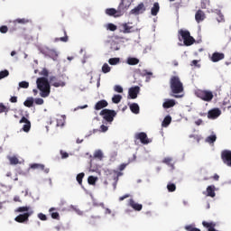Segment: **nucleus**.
Segmentation results:
<instances>
[{
    "label": "nucleus",
    "mask_w": 231,
    "mask_h": 231,
    "mask_svg": "<svg viewBox=\"0 0 231 231\" xmlns=\"http://www.w3.org/2000/svg\"><path fill=\"white\" fill-rule=\"evenodd\" d=\"M34 104H36V106H42V104H44V99L37 97L34 99Z\"/></svg>",
    "instance_id": "obj_51"
},
{
    "label": "nucleus",
    "mask_w": 231,
    "mask_h": 231,
    "mask_svg": "<svg viewBox=\"0 0 231 231\" xmlns=\"http://www.w3.org/2000/svg\"><path fill=\"white\" fill-rule=\"evenodd\" d=\"M15 212H33V210H31L30 207L24 206V207H19L16 208Z\"/></svg>",
    "instance_id": "obj_36"
},
{
    "label": "nucleus",
    "mask_w": 231,
    "mask_h": 231,
    "mask_svg": "<svg viewBox=\"0 0 231 231\" xmlns=\"http://www.w3.org/2000/svg\"><path fill=\"white\" fill-rule=\"evenodd\" d=\"M19 87L23 88V89H28V88H30V83L28 81H22L19 83Z\"/></svg>",
    "instance_id": "obj_46"
},
{
    "label": "nucleus",
    "mask_w": 231,
    "mask_h": 231,
    "mask_svg": "<svg viewBox=\"0 0 231 231\" xmlns=\"http://www.w3.org/2000/svg\"><path fill=\"white\" fill-rule=\"evenodd\" d=\"M20 124H25L23 126V131H24V133H29L30 129H32V123L24 116L21 118Z\"/></svg>",
    "instance_id": "obj_13"
},
{
    "label": "nucleus",
    "mask_w": 231,
    "mask_h": 231,
    "mask_svg": "<svg viewBox=\"0 0 231 231\" xmlns=\"http://www.w3.org/2000/svg\"><path fill=\"white\" fill-rule=\"evenodd\" d=\"M191 66H198V60H193L191 61Z\"/></svg>",
    "instance_id": "obj_64"
},
{
    "label": "nucleus",
    "mask_w": 231,
    "mask_h": 231,
    "mask_svg": "<svg viewBox=\"0 0 231 231\" xmlns=\"http://www.w3.org/2000/svg\"><path fill=\"white\" fill-rule=\"evenodd\" d=\"M60 154H61V158H68V156H69V154H68V152H60Z\"/></svg>",
    "instance_id": "obj_60"
},
{
    "label": "nucleus",
    "mask_w": 231,
    "mask_h": 231,
    "mask_svg": "<svg viewBox=\"0 0 231 231\" xmlns=\"http://www.w3.org/2000/svg\"><path fill=\"white\" fill-rule=\"evenodd\" d=\"M129 206L132 207V208H134V210H136L137 212H140V210L143 208V206L142 204L136 203L133 199H129Z\"/></svg>",
    "instance_id": "obj_20"
},
{
    "label": "nucleus",
    "mask_w": 231,
    "mask_h": 231,
    "mask_svg": "<svg viewBox=\"0 0 231 231\" xmlns=\"http://www.w3.org/2000/svg\"><path fill=\"white\" fill-rule=\"evenodd\" d=\"M84 176H86V174H84V172H81L77 175V181L79 185L82 184V180H84Z\"/></svg>",
    "instance_id": "obj_48"
},
{
    "label": "nucleus",
    "mask_w": 231,
    "mask_h": 231,
    "mask_svg": "<svg viewBox=\"0 0 231 231\" xmlns=\"http://www.w3.org/2000/svg\"><path fill=\"white\" fill-rule=\"evenodd\" d=\"M1 33H6L8 32V27L6 25H3L0 27Z\"/></svg>",
    "instance_id": "obj_54"
},
{
    "label": "nucleus",
    "mask_w": 231,
    "mask_h": 231,
    "mask_svg": "<svg viewBox=\"0 0 231 231\" xmlns=\"http://www.w3.org/2000/svg\"><path fill=\"white\" fill-rule=\"evenodd\" d=\"M41 75H42L43 77H48L49 72L47 69H42V70L41 71Z\"/></svg>",
    "instance_id": "obj_56"
},
{
    "label": "nucleus",
    "mask_w": 231,
    "mask_h": 231,
    "mask_svg": "<svg viewBox=\"0 0 231 231\" xmlns=\"http://www.w3.org/2000/svg\"><path fill=\"white\" fill-rule=\"evenodd\" d=\"M167 189L169 192H174L176 190V184L174 183H168Z\"/></svg>",
    "instance_id": "obj_45"
},
{
    "label": "nucleus",
    "mask_w": 231,
    "mask_h": 231,
    "mask_svg": "<svg viewBox=\"0 0 231 231\" xmlns=\"http://www.w3.org/2000/svg\"><path fill=\"white\" fill-rule=\"evenodd\" d=\"M10 165H18V163H21V162H19V158H17V156L14 155L8 158Z\"/></svg>",
    "instance_id": "obj_33"
},
{
    "label": "nucleus",
    "mask_w": 231,
    "mask_h": 231,
    "mask_svg": "<svg viewBox=\"0 0 231 231\" xmlns=\"http://www.w3.org/2000/svg\"><path fill=\"white\" fill-rule=\"evenodd\" d=\"M195 95L198 97V98H200V100H203L204 102H212L214 98V93H212L210 90L198 89L195 92Z\"/></svg>",
    "instance_id": "obj_4"
},
{
    "label": "nucleus",
    "mask_w": 231,
    "mask_h": 231,
    "mask_svg": "<svg viewBox=\"0 0 231 231\" xmlns=\"http://www.w3.org/2000/svg\"><path fill=\"white\" fill-rule=\"evenodd\" d=\"M49 212H50L51 217L52 219H57V220L60 219V215L59 214V212H57V208H51L49 209Z\"/></svg>",
    "instance_id": "obj_23"
},
{
    "label": "nucleus",
    "mask_w": 231,
    "mask_h": 231,
    "mask_svg": "<svg viewBox=\"0 0 231 231\" xmlns=\"http://www.w3.org/2000/svg\"><path fill=\"white\" fill-rule=\"evenodd\" d=\"M123 33H131V30H133V26H128L127 23H123Z\"/></svg>",
    "instance_id": "obj_40"
},
{
    "label": "nucleus",
    "mask_w": 231,
    "mask_h": 231,
    "mask_svg": "<svg viewBox=\"0 0 231 231\" xmlns=\"http://www.w3.org/2000/svg\"><path fill=\"white\" fill-rule=\"evenodd\" d=\"M162 163H165L166 165H169V167H171V169H174V163H172V158L171 157L164 158Z\"/></svg>",
    "instance_id": "obj_35"
},
{
    "label": "nucleus",
    "mask_w": 231,
    "mask_h": 231,
    "mask_svg": "<svg viewBox=\"0 0 231 231\" xmlns=\"http://www.w3.org/2000/svg\"><path fill=\"white\" fill-rule=\"evenodd\" d=\"M62 32L64 36L60 38H55V42H59V41H60L61 42H68L69 38H68V32H66V29H62Z\"/></svg>",
    "instance_id": "obj_29"
},
{
    "label": "nucleus",
    "mask_w": 231,
    "mask_h": 231,
    "mask_svg": "<svg viewBox=\"0 0 231 231\" xmlns=\"http://www.w3.org/2000/svg\"><path fill=\"white\" fill-rule=\"evenodd\" d=\"M107 106H109V103H107L106 99H103L96 103L94 109L100 111V109H104V107H107Z\"/></svg>",
    "instance_id": "obj_18"
},
{
    "label": "nucleus",
    "mask_w": 231,
    "mask_h": 231,
    "mask_svg": "<svg viewBox=\"0 0 231 231\" xmlns=\"http://www.w3.org/2000/svg\"><path fill=\"white\" fill-rule=\"evenodd\" d=\"M94 158L102 161L104 159V153L102 152V151L97 150L94 152Z\"/></svg>",
    "instance_id": "obj_38"
},
{
    "label": "nucleus",
    "mask_w": 231,
    "mask_h": 231,
    "mask_svg": "<svg viewBox=\"0 0 231 231\" xmlns=\"http://www.w3.org/2000/svg\"><path fill=\"white\" fill-rule=\"evenodd\" d=\"M206 17L207 16L205 15V12H203L201 10H198L195 14V20L197 23H203V21H205Z\"/></svg>",
    "instance_id": "obj_19"
},
{
    "label": "nucleus",
    "mask_w": 231,
    "mask_h": 231,
    "mask_svg": "<svg viewBox=\"0 0 231 231\" xmlns=\"http://www.w3.org/2000/svg\"><path fill=\"white\" fill-rule=\"evenodd\" d=\"M170 88L171 91L170 94L171 97H173L174 98H181V97H183V95H180V93H183L184 91L183 83L181 82V79H180V77L171 76L170 79Z\"/></svg>",
    "instance_id": "obj_1"
},
{
    "label": "nucleus",
    "mask_w": 231,
    "mask_h": 231,
    "mask_svg": "<svg viewBox=\"0 0 231 231\" xmlns=\"http://www.w3.org/2000/svg\"><path fill=\"white\" fill-rule=\"evenodd\" d=\"M50 82L54 88H64V86H66L64 81L58 79L55 76H51L50 78Z\"/></svg>",
    "instance_id": "obj_11"
},
{
    "label": "nucleus",
    "mask_w": 231,
    "mask_h": 231,
    "mask_svg": "<svg viewBox=\"0 0 231 231\" xmlns=\"http://www.w3.org/2000/svg\"><path fill=\"white\" fill-rule=\"evenodd\" d=\"M141 75H143V77H147V79H151V77H152V72L147 70V69H143L141 72Z\"/></svg>",
    "instance_id": "obj_43"
},
{
    "label": "nucleus",
    "mask_w": 231,
    "mask_h": 231,
    "mask_svg": "<svg viewBox=\"0 0 231 231\" xmlns=\"http://www.w3.org/2000/svg\"><path fill=\"white\" fill-rule=\"evenodd\" d=\"M218 116H221V110L219 108H213L208 112V118L210 120H216Z\"/></svg>",
    "instance_id": "obj_10"
},
{
    "label": "nucleus",
    "mask_w": 231,
    "mask_h": 231,
    "mask_svg": "<svg viewBox=\"0 0 231 231\" xmlns=\"http://www.w3.org/2000/svg\"><path fill=\"white\" fill-rule=\"evenodd\" d=\"M27 23H30V21L26 18H18L14 21V24H27Z\"/></svg>",
    "instance_id": "obj_37"
},
{
    "label": "nucleus",
    "mask_w": 231,
    "mask_h": 231,
    "mask_svg": "<svg viewBox=\"0 0 231 231\" xmlns=\"http://www.w3.org/2000/svg\"><path fill=\"white\" fill-rule=\"evenodd\" d=\"M105 14H106V15H109L110 17H122L118 9H115V8L106 9Z\"/></svg>",
    "instance_id": "obj_15"
},
{
    "label": "nucleus",
    "mask_w": 231,
    "mask_h": 231,
    "mask_svg": "<svg viewBox=\"0 0 231 231\" xmlns=\"http://www.w3.org/2000/svg\"><path fill=\"white\" fill-rule=\"evenodd\" d=\"M99 115L100 116H103L106 122H108V124H111V122L115 120V116H116V111L105 108L99 113Z\"/></svg>",
    "instance_id": "obj_5"
},
{
    "label": "nucleus",
    "mask_w": 231,
    "mask_h": 231,
    "mask_svg": "<svg viewBox=\"0 0 231 231\" xmlns=\"http://www.w3.org/2000/svg\"><path fill=\"white\" fill-rule=\"evenodd\" d=\"M139 93H140V87L138 86L132 87L128 90V97H130V98L134 100V98H138Z\"/></svg>",
    "instance_id": "obj_12"
},
{
    "label": "nucleus",
    "mask_w": 231,
    "mask_h": 231,
    "mask_svg": "<svg viewBox=\"0 0 231 231\" xmlns=\"http://www.w3.org/2000/svg\"><path fill=\"white\" fill-rule=\"evenodd\" d=\"M107 30H110V32H116V25H115V23H108L107 24Z\"/></svg>",
    "instance_id": "obj_52"
},
{
    "label": "nucleus",
    "mask_w": 231,
    "mask_h": 231,
    "mask_svg": "<svg viewBox=\"0 0 231 231\" xmlns=\"http://www.w3.org/2000/svg\"><path fill=\"white\" fill-rule=\"evenodd\" d=\"M125 167H127V164H125V163L121 164V165L118 167L119 172H122V171H125Z\"/></svg>",
    "instance_id": "obj_57"
},
{
    "label": "nucleus",
    "mask_w": 231,
    "mask_h": 231,
    "mask_svg": "<svg viewBox=\"0 0 231 231\" xmlns=\"http://www.w3.org/2000/svg\"><path fill=\"white\" fill-rule=\"evenodd\" d=\"M102 71L104 73H109V71H111V67H109V65L107 63H104V65L102 67Z\"/></svg>",
    "instance_id": "obj_49"
},
{
    "label": "nucleus",
    "mask_w": 231,
    "mask_h": 231,
    "mask_svg": "<svg viewBox=\"0 0 231 231\" xmlns=\"http://www.w3.org/2000/svg\"><path fill=\"white\" fill-rule=\"evenodd\" d=\"M109 128L107 126H106L105 125H102L100 126V132L101 133H106Z\"/></svg>",
    "instance_id": "obj_58"
},
{
    "label": "nucleus",
    "mask_w": 231,
    "mask_h": 231,
    "mask_svg": "<svg viewBox=\"0 0 231 231\" xmlns=\"http://www.w3.org/2000/svg\"><path fill=\"white\" fill-rule=\"evenodd\" d=\"M38 217L39 219H41V221H48V217H46V215H44L43 213H39Z\"/></svg>",
    "instance_id": "obj_53"
},
{
    "label": "nucleus",
    "mask_w": 231,
    "mask_h": 231,
    "mask_svg": "<svg viewBox=\"0 0 231 231\" xmlns=\"http://www.w3.org/2000/svg\"><path fill=\"white\" fill-rule=\"evenodd\" d=\"M216 140H217V135H216V134H214L213 132L211 135H208L205 139V142L206 143H209V145H214V143L216 142Z\"/></svg>",
    "instance_id": "obj_22"
},
{
    "label": "nucleus",
    "mask_w": 231,
    "mask_h": 231,
    "mask_svg": "<svg viewBox=\"0 0 231 231\" xmlns=\"http://www.w3.org/2000/svg\"><path fill=\"white\" fill-rule=\"evenodd\" d=\"M160 12V4L158 2H155L153 4V6L151 9V14L153 16L158 15V13Z\"/></svg>",
    "instance_id": "obj_25"
},
{
    "label": "nucleus",
    "mask_w": 231,
    "mask_h": 231,
    "mask_svg": "<svg viewBox=\"0 0 231 231\" xmlns=\"http://www.w3.org/2000/svg\"><path fill=\"white\" fill-rule=\"evenodd\" d=\"M10 102L12 104H17V97H15V96L11 97Z\"/></svg>",
    "instance_id": "obj_59"
},
{
    "label": "nucleus",
    "mask_w": 231,
    "mask_h": 231,
    "mask_svg": "<svg viewBox=\"0 0 231 231\" xmlns=\"http://www.w3.org/2000/svg\"><path fill=\"white\" fill-rule=\"evenodd\" d=\"M196 125H201V124H203V120L199 119L195 122Z\"/></svg>",
    "instance_id": "obj_63"
},
{
    "label": "nucleus",
    "mask_w": 231,
    "mask_h": 231,
    "mask_svg": "<svg viewBox=\"0 0 231 231\" xmlns=\"http://www.w3.org/2000/svg\"><path fill=\"white\" fill-rule=\"evenodd\" d=\"M9 111H10V106H5V104L0 103V114L5 113V115H8Z\"/></svg>",
    "instance_id": "obj_34"
},
{
    "label": "nucleus",
    "mask_w": 231,
    "mask_h": 231,
    "mask_svg": "<svg viewBox=\"0 0 231 231\" xmlns=\"http://www.w3.org/2000/svg\"><path fill=\"white\" fill-rule=\"evenodd\" d=\"M31 168L33 170L37 169L38 171H43V172H45V174L50 173V168H46V166H44V164L32 163V164H31Z\"/></svg>",
    "instance_id": "obj_16"
},
{
    "label": "nucleus",
    "mask_w": 231,
    "mask_h": 231,
    "mask_svg": "<svg viewBox=\"0 0 231 231\" xmlns=\"http://www.w3.org/2000/svg\"><path fill=\"white\" fill-rule=\"evenodd\" d=\"M122 100V96L121 95H115L113 97H112V102L114 104H120Z\"/></svg>",
    "instance_id": "obj_42"
},
{
    "label": "nucleus",
    "mask_w": 231,
    "mask_h": 231,
    "mask_svg": "<svg viewBox=\"0 0 231 231\" xmlns=\"http://www.w3.org/2000/svg\"><path fill=\"white\" fill-rule=\"evenodd\" d=\"M126 10H129V7H125L124 2L121 0V3L117 7V11H119V15H123Z\"/></svg>",
    "instance_id": "obj_26"
},
{
    "label": "nucleus",
    "mask_w": 231,
    "mask_h": 231,
    "mask_svg": "<svg viewBox=\"0 0 231 231\" xmlns=\"http://www.w3.org/2000/svg\"><path fill=\"white\" fill-rule=\"evenodd\" d=\"M126 62L129 66H136V64L140 63V60L138 58H128Z\"/></svg>",
    "instance_id": "obj_31"
},
{
    "label": "nucleus",
    "mask_w": 231,
    "mask_h": 231,
    "mask_svg": "<svg viewBox=\"0 0 231 231\" xmlns=\"http://www.w3.org/2000/svg\"><path fill=\"white\" fill-rule=\"evenodd\" d=\"M185 230L187 231H201V229L198 228V227H195L194 225H188V226H185Z\"/></svg>",
    "instance_id": "obj_41"
},
{
    "label": "nucleus",
    "mask_w": 231,
    "mask_h": 231,
    "mask_svg": "<svg viewBox=\"0 0 231 231\" xmlns=\"http://www.w3.org/2000/svg\"><path fill=\"white\" fill-rule=\"evenodd\" d=\"M36 86L37 89H39L40 96L42 98H47V97H50V93H51V87L50 86V81H48V79L42 77L38 78L36 79Z\"/></svg>",
    "instance_id": "obj_2"
},
{
    "label": "nucleus",
    "mask_w": 231,
    "mask_h": 231,
    "mask_svg": "<svg viewBox=\"0 0 231 231\" xmlns=\"http://www.w3.org/2000/svg\"><path fill=\"white\" fill-rule=\"evenodd\" d=\"M122 2L125 5V8H129V6H131V0H122Z\"/></svg>",
    "instance_id": "obj_55"
},
{
    "label": "nucleus",
    "mask_w": 231,
    "mask_h": 231,
    "mask_svg": "<svg viewBox=\"0 0 231 231\" xmlns=\"http://www.w3.org/2000/svg\"><path fill=\"white\" fill-rule=\"evenodd\" d=\"M108 63L111 66H116V64H120V58H110Z\"/></svg>",
    "instance_id": "obj_39"
},
{
    "label": "nucleus",
    "mask_w": 231,
    "mask_h": 231,
    "mask_svg": "<svg viewBox=\"0 0 231 231\" xmlns=\"http://www.w3.org/2000/svg\"><path fill=\"white\" fill-rule=\"evenodd\" d=\"M145 12V5L143 3L139 4L136 7L131 10V14L134 15H140V14H143Z\"/></svg>",
    "instance_id": "obj_14"
},
{
    "label": "nucleus",
    "mask_w": 231,
    "mask_h": 231,
    "mask_svg": "<svg viewBox=\"0 0 231 231\" xmlns=\"http://www.w3.org/2000/svg\"><path fill=\"white\" fill-rule=\"evenodd\" d=\"M172 122V117L171 116H166L162 123V127H169Z\"/></svg>",
    "instance_id": "obj_28"
},
{
    "label": "nucleus",
    "mask_w": 231,
    "mask_h": 231,
    "mask_svg": "<svg viewBox=\"0 0 231 231\" xmlns=\"http://www.w3.org/2000/svg\"><path fill=\"white\" fill-rule=\"evenodd\" d=\"M42 55H45L46 57H50L52 59V60H57L59 59V52L55 51V49H50L49 47H43L42 49Z\"/></svg>",
    "instance_id": "obj_6"
},
{
    "label": "nucleus",
    "mask_w": 231,
    "mask_h": 231,
    "mask_svg": "<svg viewBox=\"0 0 231 231\" xmlns=\"http://www.w3.org/2000/svg\"><path fill=\"white\" fill-rule=\"evenodd\" d=\"M134 138L135 140H140L141 143H143V145L151 143L149 137H147V134H145L144 132L135 134Z\"/></svg>",
    "instance_id": "obj_9"
},
{
    "label": "nucleus",
    "mask_w": 231,
    "mask_h": 231,
    "mask_svg": "<svg viewBox=\"0 0 231 231\" xmlns=\"http://www.w3.org/2000/svg\"><path fill=\"white\" fill-rule=\"evenodd\" d=\"M32 214H33V211L20 214L14 218V221H16V223H28L30 216H32Z\"/></svg>",
    "instance_id": "obj_8"
},
{
    "label": "nucleus",
    "mask_w": 231,
    "mask_h": 231,
    "mask_svg": "<svg viewBox=\"0 0 231 231\" xmlns=\"http://www.w3.org/2000/svg\"><path fill=\"white\" fill-rule=\"evenodd\" d=\"M33 97H27L26 100L23 102V106H25V107H33Z\"/></svg>",
    "instance_id": "obj_32"
},
{
    "label": "nucleus",
    "mask_w": 231,
    "mask_h": 231,
    "mask_svg": "<svg viewBox=\"0 0 231 231\" xmlns=\"http://www.w3.org/2000/svg\"><path fill=\"white\" fill-rule=\"evenodd\" d=\"M127 198H129V194L120 197L119 201H124V199H127Z\"/></svg>",
    "instance_id": "obj_61"
},
{
    "label": "nucleus",
    "mask_w": 231,
    "mask_h": 231,
    "mask_svg": "<svg viewBox=\"0 0 231 231\" xmlns=\"http://www.w3.org/2000/svg\"><path fill=\"white\" fill-rule=\"evenodd\" d=\"M213 180H215V181H219V175H217V173H216V174L213 176Z\"/></svg>",
    "instance_id": "obj_62"
},
{
    "label": "nucleus",
    "mask_w": 231,
    "mask_h": 231,
    "mask_svg": "<svg viewBox=\"0 0 231 231\" xmlns=\"http://www.w3.org/2000/svg\"><path fill=\"white\" fill-rule=\"evenodd\" d=\"M176 106V100L174 99H166V101L162 104L164 109H171V107H174Z\"/></svg>",
    "instance_id": "obj_21"
},
{
    "label": "nucleus",
    "mask_w": 231,
    "mask_h": 231,
    "mask_svg": "<svg viewBox=\"0 0 231 231\" xmlns=\"http://www.w3.org/2000/svg\"><path fill=\"white\" fill-rule=\"evenodd\" d=\"M179 41H183L184 46H192L196 42L194 37L190 35V32L180 29L178 32Z\"/></svg>",
    "instance_id": "obj_3"
},
{
    "label": "nucleus",
    "mask_w": 231,
    "mask_h": 231,
    "mask_svg": "<svg viewBox=\"0 0 231 231\" xmlns=\"http://www.w3.org/2000/svg\"><path fill=\"white\" fill-rule=\"evenodd\" d=\"M120 176H124V172L118 171L116 170H110L108 171V178L114 180L113 186L114 189H116V183H118V180Z\"/></svg>",
    "instance_id": "obj_7"
},
{
    "label": "nucleus",
    "mask_w": 231,
    "mask_h": 231,
    "mask_svg": "<svg viewBox=\"0 0 231 231\" xmlns=\"http://www.w3.org/2000/svg\"><path fill=\"white\" fill-rule=\"evenodd\" d=\"M215 14L218 15V17H217V23H225V15L221 13V10L216 9Z\"/></svg>",
    "instance_id": "obj_27"
},
{
    "label": "nucleus",
    "mask_w": 231,
    "mask_h": 231,
    "mask_svg": "<svg viewBox=\"0 0 231 231\" xmlns=\"http://www.w3.org/2000/svg\"><path fill=\"white\" fill-rule=\"evenodd\" d=\"M225 59V53L222 52H214L210 58L212 62H219V60H223Z\"/></svg>",
    "instance_id": "obj_17"
},
{
    "label": "nucleus",
    "mask_w": 231,
    "mask_h": 231,
    "mask_svg": "<svg viewBox=\"0 0 231 231\" xmlns=\"http://www.w3.org/2000/svg\"><path fill=\"white\" fill-rule=\"evenodd\" d=\"M8 75H10V72L7 69L0 71V80H2V79H6Z\"/></svg>",
    "instance_id": "obj_44"
},
{
    "label": "nucleus",
    "mask_w": 231,
    "mask_h": 231,
    "mask_svg": "<svg viewBox=\"0 0 231 231\" xmlns=\"http://www.w3.org/2000/svg\"><path fill=\"white\" fill-rule=\"evenodd\" d=\"M207 194L209 198H216V186H208L207 188Z\"/></svg>",
    "instance_id": "obj_24"
},
{
    "label": "nucleus",
    "mask_w": 231,
    "mask_h": 231,
    "mask_svg": "<svg viewBox=\"0 0 231 231\" xmlns=\"http://www.w3.org/2000/svg\"><path fill=\"white\" fill-rule=\"evenodd\" d=\"M114 91H116V93H124V88L120 85H116L114 87Z\"/></svg>",
    "instance_id": "obj_50"
},
{
    "label": "nucleus",
    "mask_w": 231,
    "mask_h": 231,
    "mask_svg": "<svg viewBox=\"0 0 231 231\" xmlns=\"http://www.w3.org/2000/svg\"><path fill=\"white\" fill-rule=\"evenodd\" d=\"M130 111H132V113H134V115H138V113H140V106H138V104L133 103L132 105H130Z\"/></svg>",
    "instance_id": "obj_30"
},
{
    "label": "nucleus",
    "mask_w": 231,
    "mask_h": 231,
    "mask_svg": "<svg viewBox=\"0 0 231 231\" xmlns=\"http://www.w3.org/2000/svg\"><path fill=\"white\" fill-rule=\"evenodd\" d=\"M97 177L89 176L88 179V184L89 185H95L97 183Z\"/></svg>",
    "instance_id": "obj_47"
}]
</instances>
